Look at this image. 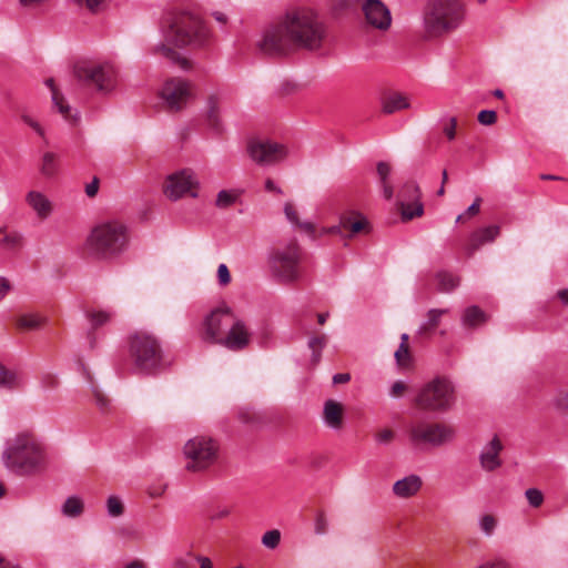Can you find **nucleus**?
I'll list each match as a JSON object with an SVG mask.
<instances>
[{
    "label": "nucleus",
    "instance_id": "1",
    "mask_svg": "<svg viewBox=\"0 0 568 568\" xmlns=\"http://www.w3.org/2000/svg\"><path fill=\"white\" fill-rule=\"evenodd\" d=\"M325 37V29L317 16L310 9H295L266 28L256 47L267 55H283L296 49H318Z\"/></svg>",
    "mask_w": 568,
    "mask_h": 568
},
{
    "label": "nucleus",
    "instance_id": "2",
    "mask_svg": "<svg viewBox=\"0 0 568 568\" xmlns=\"http://www.w3.org/2000/svg\"><path fill=\"white\" fill-rule=\"evenodd\" d=\"M162 40L154 45L153 52L183 69L189 67L178 49L186 45L202 47L210 39V31L202 20L191 13H179L168 17L161 26Z\"/></svg>",
    "mask_w": 568,
    "mask_h": 568
},
{
    "label": "nucleus",
    "instance_id": "3",
    "mask_svg": "<svg viewBox=\"0 0 568 568\" xmlns=\"http://www.w3.org/2000/svg\"><path fill=\"white\" fill-rule=\"evenodd\" d=\"M2 462L14 474L36 475L47 466L45 448L33 434L22 432L6 442Z\"/></svg>",
    "mask_w": 568,
    "mask_h": 568
},
{
    "label": "nucleus",
    "instance_id": "4",
    "mask_svg": "<svg viewBox=\"0 0 568 568\" xmlns=\"http://www.w3.org/2000/svg\"><path fill=\"white\" fill-rule=\"evenodd\" d=\"M128 230L124 224L116 221L94 226L84 244L87 252L100 260L118 257L128 248Z\"/></svg>",
    "mask_w": 568,
    "mask_h": 568
},
{
    "label": "nucleus",
    "instance_id": "5",
    "mask_svg": "<svg viewBox=\"0 0 568 568\" xmlns=\"http://www.w3.org/2000/svg\"><path fill=\"white\" fill-rule=\"evenodd\" d=\"M464 16L459 0H430L424 14V27L429 36L438 37L457 29Z\"/></svg>",
    "mask_w": 568,
    "mask_h": 568
},
{
    "label": "nucleus",
    "instance_id": "6",
    "mask_svg": "<svg viewBox=\"0 0 568 568\" xmlns=\"http://www.w3.org/2000/svg\"><path fill=\"white\" fill-rule=\"evenodd\" d=\"M130 354L134 368L143 374L154 373L163 362L160 342L146 332H138L131 337Z\"/></svg>",
    "mask_w": 568,
    "mask_h": 568
},
{
    "label": "nucleus",
    "instance_id": "7",
    "mask_svg": "<svg viewBox=\"0 0 568 568\" xmlns=\"http://www.w3.org/2000/svg\"><path fill=\"white\" fill-rule=\"evenodd\" d=\"M183 456L189 471H204L217 460L219 444L205 435L194 436L184 444Z\"/></svg>",
    "mask_w": 568,
    "mask_h": 568
},
{
    "label": "nucleus",
    "instance_id": "8",
    "mask_svg": "<svg viewBox=\"0 0 568 568\" xmlns=\"http://www.w3.org/2000/svg\"><path fill=\"white\" fill-rule=\"evenodd\" d=\"M268 261L272 274L278 282L288 284L301 277V252L296 244L274 250Z\"/></svg>",
    "mask_w": 568,
    "mask_h": 568
},
{
    "label": "nucleus",
    "instance_id": "9",
    "mask_svg": "<svg viewBox=\"0 0 568 568\" xmlns=\"http://www.w3.org/2000/svg\"><path fill=\"white\" fill-rule=\"evenodd\" d=\"M407 432L409 442L416 447H438L453 440L455 436L450 426L424 420L412 422Z\"/></svg>",
    "mask_w": 568,
    "mask_h": 568
},
{
    "label": "nucleus",
    "instance_id": "10",
    "mask_svg": "<svg viewBox=\"0 0 568 568\" xmlns=\"http://www.w3.org/2000/svg\"><path fill=\"white\" fill-rule=\"evenodd\" d=\"M455 400L454 386L446 378H435L419 392L416 403L428 410H446Z\"/></svg>",
    "mask_w": 568,
    "mask_h": 568
},
{
    "label": "nucleus",
    "instance_id": "11",
    "mask_svg": "<svg viewBox=\"0 0 568 568\" xmlns=\"http://www.w3.org/2000/svg\"><path fill=\"white\" fill-rule=\"evenodd\" d=\"M75 75L79 80L94 85L98 91L104 93L113 91L119 81V72L110 62L79 64L75 67Z\"/></svg>",
    "mask_w": 568,
    "mask_h": 568
},
{
    "label": "nucleus",
    "instance_id": "12",
    "mask_svg": "<svg viewBox=\"0 0 568 568\" xmlns=\"http://www.w3.org/2000/svg\"><path fill=\"white\" fill-rule=\"evenodd\" d=\"M235 314L223 304L205 315L201 325V336L204 341L219 344L227 327L234 321Z\"/></svg>",
    "mask_w": 568,
    "mask_h": 568
},
{
    "label": "nucleus",
    "instance_id": "13",
    "mask_svg": "<svg viewBox=\"0 0 568 568\" xmlns=\"http://www.w3.org/2000/svg\"><path fill=\"white\" fill-rule=\"evenodd\" d=\"M199 185L200 183L194 172L183 169L166 178L163 192L172 201H178L183 196L197 197Z\"/></svg>",
    "mask_w": 568,
    "mask_h": 568
},
{
    "label": "nucleus",
    "instance_id": "14",
    "mask_svg": "<svg viewBox=\"0 0 568 568\" xmlns=\"http://www.w3.org/2000/svg\"><path fill=\"white\" fill-rule=\"evenodd\" d=\"M159 97L168 109L179 111L193 98V88L189 81L173 78L164 82Z\"/></svg>",
    "mask_w": 568,
    "mask_h": 568
},
{
    "label": "nucleus",
    "instance_id": "15",
    "mask_svg": "<svg viewBox=\"0 0 568 568\" xmlns=\"http://www.w3.org/2000/svg\"><path fill=\"white\" fill-rule=\"evenodd\" d=\"M247 152L251 159L261 165L275 164L290 155L285 145L268 140L251 141Z\"/></svg>",
    "mask_w": 568,
    "mask_h": 568
},
{
    "label": "nucleus",
    "instance_id": "16",
    "mask_svg": "<svg viewBox=\"0 0 568 568\" xmlns=\"http://www.w3.org/2000/svg\"><path fill=\"white\" fill-rule=\"evenodd\" d=\"M250 338L251 333L246 324L235 315L219 344L229 349L239 351L248 345Z\"/></svg>",
    "mask_w": 568,
    "mask_h": 568
},
{
    "label": "nucleus",
    "instance_id": "17",
    "mask_svg": "<svg viewBox=\"0 0 568 568\" xmlns=\"http://www.w3.org/2000/svg\"><path fill=\"white\" fill-rule=\"evenodd\" d=\"M24 202L34 216L41 221L50 219L55 211L53 200L41 190H29L24 195Z\"/></svg>",
    "mask_w": 568,
    "mask_h": 568
},
{
    "label": "nucleus",
    "instance_id": "18",
    "mask_svg": "<svg viewBox=\"0 0 568 568\" xmlns=\"http://www.w3.org/2000/svg\"><path fill=\"white\" fill-rule=\"evenodd\" d=\"M362 10L367 23L373 28L387 30L390 27V11L381 0H363Z\"/></svg>",
    "mask_w": 568,
    "mask_h": 568
},
{
    "label": "nucleus",
    "instance_id": "19",
    "mask_svg": "<svg viewBox=\"0 0 568 568\" xmlns=\"http://www.w3.org/2000/svg\"><path fill=\"white\" fill-rule=\"evenodd\" d=\"M503 444L497 436L491 437L479 454L480 467L486 471H494L501 466L500 452Z\"/></svg>",
    "mask_w": 568,
    "mask_h": 568
},
{
    "label": "nucleus",
    "instance_id": "20",
    "mask_svg": "<svg viewBox=\"0 0 568 568\" xmlns=\"http://www.w3.org/2000/svg\"><path fill=\"white\" fill-rule=\"evenodd\" d=\"M423 487V479L419 475L410 474L393 485V494L398 498H410L418 494Z\"/></svg>",
    "mask_w": 568,
    "mask_h": 568
},
{
    "label": "nucleus",
    "instance_id": "21",
    "mask_svg": "<svg viewBox=\"0 0 568 568\" xmlns=\"http://www.w3.org/2000/svg\"><path fill=\"white\" fill-rule=\"evenodd\" d=\"M344 406L334 399H328L323 407V423L331 429L338 430L343 426Z\"/></svg>",
    "mask_w": 568,
    "mask_h": 568
},
{
    "label": "nucleus",
    "instance_id": "22",
    "mask_svg": "<svg viewBox=\"0 0 568 568\" xmlns=\"http://www.w3.org/2000/svg\"><path fill=\"white\" fill-rule=\"evenodd\" d=\"M45 84L51 90V98L54 110H57V112H59L64 120L74 122L77 120V112L65 101L64 97L59 92V90L54 87L53 79H48L45 81Z\"/></svg>",
    "mask_w": 568,
    "mask_h": 568
},
{
    "label": "nucleus",
    "instance_id": "23",
    "mask_svg": "<svg viewBox=\"0 0 568 568\" xmlns=\"http://www.w3.org/2000/svg\"><path fill=\"white\" fill-rule=\"evenodd\" d=\"M410 106L409 100L406 95L400 93H392L382 100V110L386 114H392Z\"/></svg>",
    "mask_w": 568,
    "mask_h": 568
},
{
    "label": "nucleus",
    "instance_id": "24",
    "mask_svg": "<svg viewBox=\"0 0 568 568\" xmlns=\"http://www.w3.org/2000/svg\"><path fill=\"white\" fill-rule=\"evenodd\" d=\"M498 234L499 227L496 225L481 227L471 234L470 246L473 250H476L485 243L493 242L498 236Z\"/></svg>",
    "mask_w": 568,
    "mask_h": 568
},
{
    "label": "nucleus",
    "instance_id": "25",
    "mask_svg": "<svg viewBox=\"0 0 568 568\" xmlns=\"http://www.w3.org/2000/svg\"><path fill=\"white\" fill-rule=\"evenodd\" d=\"M377 175L379 179L383 196L386 200H392L394 195L393 186L389 182L392 175V166L387 162H378L376 165Z\"/></svg>",
    "mask_w": 568,
    "mask_h": 568
},
{
    "label": "nucleus",
    "instance_id": "26",
    "mask_svg": "<svg viewBox=\"0 0 568 568\" xmlns=\"http://www.w3.org/2000/svg\"><path fill=\"white\" fill-rule=\"evenodd\" d=\"M284 214L286 220L294 226L300 229L301 231L313 234L315 231L314 224L308 221L301 222L298 219V213L295 205L292 202H286L284 204Z\"/></svg>",
    "mask_w": 568,
    "mask_h": 568
},
{
    "label": "nucleus",
    "instance_id": "27",
    "mask_svg": "<svg viewBox=\"0 0 568 568\" xmlns=\"http://www.w3.org/2000/svg\"><path fill=\"white\" fill-rule=\"evenodd\" d=\"M367 224V220L359 213L345 214L341 217V225L352 234L364 231Z\"/></svg>",
    "mask_w": 568,
    "mask_h": 568
},
{
    "label": "nucleus",
    "instance_id": "28",
    "mask_svg": "<svg viewBox=\"0 0 568 568\" xmlns=\"http://www.w3.org/2000/svg\"><path fill=\"white\" fill-rule=\"evenodd\" d=\"M58 160H59V156L57 153L51 152V151L44 152L41 156V162H40V168H39L40 173L44 178L54 176L59 169Z\"/></svg>",
    "mask_w": 568,
    "mask_h": 568
},
{
    "label": "nucleus",
    "instance_id": "29",
    "mask_svg": "<svg viewBox=\"0 0 568 568\" xmlns=\"http://www.w3.org/2000/svg\"><path fill=\"white\" fill-rule=\"evenodd\" d=\"M83 509L84 503L79 496L68 497L61 507L62 514L69 518L79 517L83 513Z\"/></svg>",
    "mask_w": 568,
    "mask_h": 568
},
{
    "label": "nucleus",
    "instance_id": "30",
    "mask_svg": "<svg viewBox=\"0 0 568 568\" xmlns=\"http://www.w3.org/2000/svg\"><path fill=\"white\" fill-rule=\"evenodd\" d=\"M486 314L477 306L467 307L463 314L462 322L464 326L476 327L485 323Z\"/></svg>",
    "mask_w": 568,
    "mask_h": 568
},
{
    "label": "nucleus",
    "instance_id": "31",
    "mask_svg": "<svg viewBox=\"0 0 568 568\" xmlns=\"http://www.w3.org/2000/svg\"><path fill=\"white\" fill-rule=\"evenodd\" d=\"M206 119L212 126H217L220 123V99L217 95H210L205 105Z\"/></svg>",
    "mask_w": 568,
    "mask_h": 568
},
{
    "label": "nucleus",
    "instance_id": "32",
    "mask_svg": "<svg viewBox=\"0 0 568 568\" xmlns=\"http://www.w3.org/2000/svg\"><path fill=\"white\" fill-rule=\"evenodd\" d=\"M478 527L484 536L491 537L498 527V519L493 514H483L478 517Z\"/></svg>",
    "mask_w": 568,
    "mask_h": 568
},
{
    "label": "nucleus",
    "instance_id": "33",
    "mask_svg": "<svg viewBox=\"0 0 568 568\" xmlns=\"http://www.w3.org/2000/svg\"><path fill=\"white\" fill-rule=\"evenodd\" d=\"M44 322L45 318L36 313L22 314L17 318V325L24 329H37Z\"/></svg>",
    "mask_w": 568,
    "mask_h": 568
},
{
    "label": "nucleus",
    "instance_id": "34",
    "mask_svg": "<svg viewBox=\"0 0 568 568\" xmlns=\"http://www.w3.org/2000/svg\"><path fill=\"white\" fill-rule=\"evenodd\" d=\"M113 317V313L109 310H92L88 312V318L92 327L97 328L108 324Z\"/></svg>",
    "mask_w": 568,
    "mask_h": 568
},
{
    "label": "nucleus",
    "instance_id": "35",
    "mask_svg": "<svg viewBox=\"0 0 568 568\" xmlns=\"http://www.w3.org/2000/svg\"><path fill=\"white\" fill-rule=\"evenodd\" d=\"M549 405L558 414H568V389L557 392Z\"/></svg>",
    "mask_w": 568,
    "mask_h": 568
},
{
    "label": "nucleus",
    "instance_id": "36",
    "mask_svg": "<svg viewBox=\"0 0 568 568\" xmlns=\"http://www.w3.org/2000/svg\"><path fill=\"white\" fill-rule=\"evenodd\" d=\"M21 384V377L17 372L7 371L0 365V387L13 388Z\"/></svg>",
    "mask_w": 568,
    "mask_h": 568
},
{
    "label": "nucleus",
    "instance_id": "37",
    "mask_svg": "<svg viewBox=\"0 0 568 568\" xmlns=\"http://www.w3.org/2000/svg\"><path fill=\"white\" fill-rule=\"evenodd\" d=\"M437 283L442 292H450L459 285V280L450 273L442 272L437 274Z\"/></svg>",
    "mask_w": 568,
    "mask_h": 568
},
{
    "label": "nucleus",
    "instance_id": "38",
    "mask_svg": "<svg viewBox=\"0 0 568 568\" xmlns=\"http://www.w3.org/2000/svg\"><path fill=\"white\" fill-rule=\"evenodd\" d=\"M105 507L108 515L113 518L120 517L124 513V504L122 499L116 495H111L108 497Z\"/></svg>",
    "mask_w": 568,
    "mask_h": 568
},
{
    "label": "nucleus",
    "instance_id": "39",
    "mask_svg": "<svg viewBox=\"0 0 568 568\" xmlns=\"http://www.w3.org/2000/svg\"><path fill=\"white\" fill-rule=\"evenodd\" d=\"M239 192L236 190H222L217 193L215 204L221 209L231 206L236 202Z\"/></svg>",
    "mask_w": 568,
    "mask_h": 568
},
{
    "label": "nucleus",
    "instance_id": "40",
    "mask_svg": "<svg viewBox=\"0 0 568 568\" xmlns=\"http://www.w3.org/2000/svg\"><path fill=\"white\" fill-rule=\"evenodd\" d=\"M423 212L424 207L420 202H415L413 204H402V217L405 221L418 217L423 214Z\"/></svg>",
    "mask_w": 568,
    "mask_h": 568
},
{
    "label": "nucleus",
    "instance_id": "41",
    "mask_svg": "<svg viewBox=\"0 0 568 568\" xmlns=\"http://www.w3.org/2000/svg\"><path fill=\"white\" fill-rule=\"evenodd\" d=\"M447 310H437L433 308L427 314V321L422 324L420 329L422 331H428L436 327L440 321V317L446 314Z\"/></svg>",
    "mask_w": 568,
    "mask_h": 568
},
{
    "label": "nucleus",
    "instance_id": "42",
    "mask_svg": "<svg viewBox=\"0 0 568 568\" xmlns=\"http://www.w3.org/2000/svg\"><path fill=\"white\" fill-rule=\"evenodd\" d=\"M325 345H326L325 336L312 337L308 341V346H310V348L312 349V353H313L312 358H313V362L315 364L320 362V359H321V352H322V349L324 348Z\"/></svg>",
    "mask_w": 568,
    "mask_h": 568
},
{
    "label": "nucleus",
    "instance_id": "43",
    "mask_svg": "<svg viewBox=\"0 0 568 568\" xmlns=\"http://www.w3.org/2000/svg\"><path fill=\"white\" fill-rule=\"evenodd\" d=\"M525 497L528 504L534 508L540 507L545 500L542 491L538 488L526 489Z\"/></svg>",
    "mask_w": 568,
    "mask_h": 568
},
{
    "label": "nucleus",
    "instance_id": "44",
    "mask_svg": "<svg viewBox=\"0 0 568 568\" xmlns=\"http://www.w3.org/2000/svg\"><path fill=\"white\" fill-rule=\"evenodd\" d=\"M396 363L399 367L406 368L410 364V353L408 349V345H399L396 349L395 354Z\"/></svg>",
    "mask_w": 568,
    "mask_h": 568
},
{
    "label": "nucleus",
    "instance_id": "45",
    "mask_svg": "<svg viewBox=\"0 0 568 568\" xmlns=\"http://www.w3.org/2000/svg\"><path fill=\"white\" fill-rule=\"evenodd\" d=\"M281 540V532L276 529L266 531L262 537V544L270 549L278 546Z\"/></svg>",
    "mask_w": 568,
    "mask_h": 568
},
{
    "label": "nucleus",
    "instance_id": "46",
    "mask_svg": "<svg viewBox=\"0 0 568 568\" xmlns=\"http://www.w3.org/2000/svg\"><path fill=\"white\" fill-rule=\"evenodd\" d=\"M194 556L191 551H187L181 556L174 558L172 568H194L193 560Z\"/></svg>",
    "mask_w": 568,
    "mask_h": 568
},
{
    "label": "nucleus",
    "instance_id": "47",
    "mask_svg": "<svg viewBox=\"0 0 568 568\" xmlns=\"http://www.w3.org/2000/svg\"><path fill=\"white\" fill-rule=\"evenodd\" d=\"M216 277H217L219 285L222 287H225L231 283L232 276H231L230 270L225 263H221L217 266Z\"/></svg>",
    "mask_w": 568,
    "mask_h": 568
},
{
    "label": "nucleus",
    "instance_id": "48",
    "mask_svg": "<svg viewBox=\"0 0 568 568\" xmlns=\"http://www.w3.org/2000/svg\"><path fill=\"white\" fill-rule=\"evenodd\" d=\"M480 203H481V197L477 196L475 199V201L473 202V204L469 205L468 209L465 211V213L459 214L456 217V223L464 221L465 217H471V216L477 215L480 211Z\"/></svg>",
    "mask_w": 568,
    "mask_h": 568
},
{
    "label": "nucleus",
    "instance_id": "49",
    "mask_svg": "<svg viewBox=\"0 0 568 568\" xmlns=\"http://www.w3.org/2000/svg\"><path fill=\"white\" fill-rule=\"evenodd\" d=\"M374 438L379 445H388L395 438V433L389 428H383L375 434Z\"/></svg>",
    "mask_w": 568,
    "mask_h": 568
},
{
    "label": "nucleus",
    "instance_id": "50",
    "mask_svg": "<svg viewBox=\"0 0 568 568\" xmlns=\"http://www.w3.org/2000/svg\"><path fill=\"white\" fill-rule=\"evenodd\" d=\"M456 126H457V121L453 116L448 118L443 123V132L447 136L448 140H454L455 139V136H456Z\"/></svg>",
    "mask_w": 568,
    "mask_h": 568
},
{
    "label": "nucleus",
    "instance_id": "51",
    "mask_svg": "<svg viewBox=\"0 0 568 568\" xmlns=\"http://www.w3.org/2000/svg\"><path fill=\"white\" fill-rule=\"evenodd\" d=\"M496 120L497 115L493 110H483L478 113V122L483 125H491Z\"/></svg>",
    "mask_w": 568,
    "mask_h": 568
},
{
    "label": "nucleus",
    "instance_id": "52",
    "mask_svg": "<svg viewBox=\"0 0 568 568\" xmlns=\"http://www.w3.org/2000/svg\"><path fill=\"white\" fill-rule=\"evenodd\" d=\"M22 121L27 125H29L41 138L45 136V132H44V129L42 128V125L36 119H33L31 115L23 114L22 115Z\"/></svg>",
    "mask_w": 568,
    "mask_h": 568
},
{
    "label": "nucleus",
    "instance_id": "53",
    "mask_svg": "<svg viewBox=\"0 0 568 568\" xmlns=\"http://www.w3.org/2000/svg\"><path fill=\"white\" fill-rule=\"evenodd\" d=\"M12 290L11 281L6 276H0V302L4 300V297Z\"/></svg>",
    "mask_w": 568,
    "mask_h": 568
},
{
    "label": "nucleus",
    "instance_id": "54",
    "mask_svg": "<svg viewBox=\"0 0 568 568\" xmlns=\"http://www.w3.org/2000/svg\"><path fill=\"white\" fill-rule=\"evenodd\" d=\"M93 394H94V399H95L98 407L102 412L108 410L110 400L101 392H99L97 389L93 390Z\"/></svg>",
    "mask_w": 568,
    "mask_h": 568
},
{
    "label": "nucleus",
    "instance_id": "55",
    "mask_svg": "<svg viewBox=\"0 0 568 568\" xmlns=\"http://www.w3.org/2000/svg\"><path fill=\"white\" fill-rule=\"evenodd\" d=\"M405 390H406L405 383L402 381H397L392 385L389 395L394 398H398L405 393Z\"/></svg>",
    "mask_w": 568,
    "mask_h": 568
},
{
    "label": "nucleus",
    "instance_id": "56",
    "mask_svg": "<svg viewBox=\"0 0 568 568\" xmlns=\"http://www.w3.org/2000/svg\"><path fill=\"white\" fill-rule=\"evenodd\" d=\"M475 568H510V566L505 560L496 559L486 561Z\"/></svg>",
    "mask_w": 568,
    "mask_h": 568
},
{
    "label": "nucleus",
    "instance_id": "57",
    "mask_svg": "<svg viewBox=\"0 0 568 568\" xmlns=\"http://www.w3.org/2000/svg\"><path fill=\"white\" fill-rule=\"evenodd\" d=\"M326 527H327V521H326L325 517L320 515L315 521L316 534H318V535L324 534L326 531Z\"/></svg>",
    "mask_w": 568,
    "mask_h": 568
},
{
    "label": "nucleus",
    "instance_id": "58",
    "mask_svg": "<svg viewBox=\"0 0 568 568\" xmlns=\"http://www.w3.org/2000/svg\"><path fill=\"white\" fill-rule=\"evenodd\" d=\"M99 191V181L97 179H93L89 184L85 186V193L89 197H93L97 195Z\"/></svg>",
    "mask_w": 568,
    "mask_h": 568
},
{
    "label": "nucleus",
    "instance_id": "59",
    "mask_svg": "<svg viewBox=\"0 0 568 568\" xmlns=\"http://www.w3.org/2000/svg\"><path fill=\"white\" fill-rule=\"evenodd\" d=\"M359 0H334V6L336 9H345L353 6H356Z\"/></svg>",
    "mask_w": 568,
    "mask_h": 568
},
{
    "label": "nucleus",
    "instance_id": "60",
    "mask_svg": "<svg viewBox=\"0 0 568 568\" xmlns=\"http://www.w3.org/2000/svg\"><path fill=\"white\" fill-rule=\"evenodd\" d=\"M194 560L200 564V568H213V564L210 558L203 556H194Z\"/></svg>",
    "mask_w": 568,
    "mask_h": 568
},
{
    "label": "nucleus",
    "instance_id": "61",
    "mask_svg": "<svg viewBox=\"0 0 568 568\" xmlns=\"http://www.w3.org/2000/svg\"><path fill=\"white\" fill-rule=\"evenodd\" d=\"M351 379V376L349 374L347 373H339V374H335L333 376V383L334 384H342V383H346Z\"/></svg>",
    "mask_w": 568,
    "mask_h": 568
},
{
    "label": "nucleus",
    "instance_id": "62",
    "mask_svg": "<svg viewBox=\"0 0 568 568\" xmlns=\"http://www.w3.org/2000/svg\"><path fill=\"white\" fill-rule=\"evenodd\" d=\"M265 190H266V191H268V192H275V193H277V194H282V190H281V187H278V186L274 183V181H272V180H270V179H268V180H266V182H265Z\"/></svg>",
    "mask_w": 568,
    "mask_h": 568
},
{
    "label": "nucleus",
    "instance_id": "63",
    "mask_svg": "<svg viewBox=\"0 0 568 568\" xmlns=\"http://www.w3.org/2000/svg\"><path fill=\"white\" fill-rule=\"evenodd\" d=\"M230 509L224 507V508H221L219 509L214 515H213V519H222V518H225L230 515Z\"/></svg>",
    "mask_w": 568,
    "mask_h": 568
},
{
    "label": "nucleus",
    "instance_id": "64",
    "mask_svg": "<svg viewBox=\"0 0 568 568\" xmlns=\"http://www.w3.org/2000/svg\"><path fill=\"white\" fill-rule=\"evenodd\" d=\"M125 568H145L144 564L142 561H139V560H133L131 562H129Z\"/></svg>",
    "mask_w": 568,
    "mask_h": 568
}]
</instances>
